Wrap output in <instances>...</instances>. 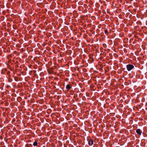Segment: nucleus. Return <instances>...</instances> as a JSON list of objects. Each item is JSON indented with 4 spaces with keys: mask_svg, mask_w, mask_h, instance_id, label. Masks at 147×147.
Here are the masks:
<instances>
[{
    "mask_svg": "<svg viewBox=\"0 0 147 147\" xmlns=\"http://www.w3.org/2000/svg\"><path fill=\"white\" fill-rule=\"evenodd\" d=\"M126 67L127 70L129 71L134 68V66L131 64H129L127 65Z\"/></svg>",
    "mask_w": 147,
    "mask_h": 147,
    "instance_id": "nucleus-1",
    "label": "nucleus"
},
{
    "mask_svg": "<svg viewBox=\"0 0 147 147\" xmlns=\"http://www.w3.org/2000/svg\"><path fill=\"white\" fill-rule=\"evenodd\" d=\"M38 144V143L37 142H35L33 143V146H36Z\"/></svg>",
    "mask_w": 147,
    "mask_h": 147,
    "instance_id": "nucleus-6",
    "label": "nucleus"
},
{
    "mask_svg": "<svg viewBox=\"0 0 147 147\" xmlns=\"http://www.w3.org/2000/svg\"><path fill=\"white\" fill-rule=\"evenodd\" d=\"M136 133L139 135H141L142 134V131L139 129H138L136 130Z\"/></svg>",
    "mask_w": 147,
    "mask_h": 147,
    "instance_id": "nucleus-2",
    "label": "nucleus"
},
{
    "mask_svg": "<svg viewBox=\"0 0 147 147\" xmlns=\"http://www.w3.org/2000/svg\"><path fill=\"white\" fill-rule=\"evenodd\" d=\"M146 11L147 12V10H146Z\"/></svg>",
    "mask_w": 147,
    "mask_h": 147,
    "instance_id": "nucleus-16",
    "label": "nucleus"
},
{
    "mask_svg": "<svg viewBox=\"0 0 147 147\" xmlns=\"http://www.w3.org/2000/svg\"><path fill=\"white\" fill-rule=\"evenodd\" d=\"M98 12H99V13H101V11L100 10H99L98 11Z\"/></svg>",
    "mask_w": 147,
    "mask_h": 147,
    "instance_id": "nucleus-12",
    "label": "nucleus"
},
{
    "mask_svg": "<svg viewBox=\"0 0 147 147\" xmlns=\"http://www.w3.org/2000/svg\"><path fill=\"white\" fill-rule=\"evenodd\" d=\"M107 31L106 30H105V33H107Z\"/></svg>",
    "mask_w": 147,
    "mask_h": 147,
    "instance_id": "nucleus-11",
    "label": "nucleus"
},
{
    "mask_svg": "<svg viewBox=\"0 0 147 147\" xmlns=\"http://www.w3.org/2000/svg\"><path fill=\"white\" fill-rule=\"evenodd\" d=\"M56 12H57V11H56V10H55L54 11V13H56Z\"/></svg>",
    "mask_w": 147,
    "mask_h": 147,
    "instance_id": "nucleus-13",
    "label": "nucleus"
},
{
    "mask_svg": "<svg viewBox=\"0 0 147 147\" xmlns=\"http://www.w3.org/2000/svg\"><path fill=\"white\" fill-rule=\"evenodd\" d=\"M93 143V141L92 140L90 139L89 141L88 144L90 146H91Z\"/></svg>",
    "mask_w": 147,
    "mask_h": 147,
    "instance_id": "nucleus-4",
    "label": "nucleus"
},
{
    "mask_svg": "<svg viewBox=\"0 0 147 147\" xmlns=\"http://www.w3.org/2000/svg\"><path fill=\"white\" fill-rule=\"evenodd\" d=\"M116 12L117 13V11H116Z\"/></svg>",
    "mask_w": 147,
    "mask_h": 147,
    "instance_id": "nucleus-17",
    "label": "nucleus"
},
{
    "mask_svg": "<svg viewBox=\"0 0 147 147\" xmlns=\"http://www.w3.org/2000/svg\"><path fill=\"white\" fill-rule=\"evenodd\" d=\"M4 11H3V13H4Z\"/></svg>",
    "mask_w": 147,
    "mask_h": 147,
    "instance_id": "nucleus-14",
    "label": "nucleus"
},
{
    "mask_svg": "<svg viewBox=\"0 0 147 147\" xmlns=\"http://www.w3.org/2000/svg\"><path fill=\"white\" fill-rule=\"evenodd\" d=\"M107 13H109V11L107 9Z\"/></svg>",
    "mask_w": 147,
    "mask_h": 147,
    "instance_id": "nucleus-10",
    "label": "nucleus"
},
{
    "mask_svg": "<svg viewBox=\"0 0 147 147\" xmlns=\"http://www.w3.org/2000/svg\"><path fill=\"white\" fill-rule=\"evenodd\" d=\"M31 144H30L29 146L28 144L26 145V147H31Z\"/></svg>",
    "mask_w": 147,
    "mask_h": 147,
    "instance_id": "nucleus-7",
    "label": "nucleus"
},
{
    "mask_svg": "<svg viewBox=\"0 0 147 147\" xmlns=\"http://www.w3.org/2000/svg\"><path fill=\"white\" fill-rule=\"evenodd\" d=\"M79 11L81 13H85L87 12V10H79Z\"/></svg>",
    "mask_w": 147,
    "mask_h": 147,
    "instance_id": "nucleus-5",
    "label": "nucleus"
},
{
    "mask_svg": "<svg viewBox=\"0 0 147 147\" xmlns=\"http://www.w3.org/2000/svg\"><path fill=\"white\" fill-rule=\"evenodd\" d=\"M53 13V12H52V11H49L48 12V13H49V14H52V13Z\"/></svg>",
    "mask_w": 147,
    "mask_h": 147,
    "instance_id": "nucleus-8",
    "label": "nucleus"
},
{
    "mask_svg": "<svg viewBox=\"0 0 147 147\" xmlns=\"http://www.w3.org/2000/svg\"><path fill=\"white\" fill-rule=\"evenodd\" d=\"M102 12L103 13H105V10H102Z\"/></svg>",
    "mask_w": 147,
    "mask_h": 147,
    "instance_id": "nucleus-9",
    "label": "nucleus"
},
{
    "mask_svg": "<svg viewBox=\"0 0 147 147\" xmlns=\"http://www.w3.org/2000/svg\"><path fill=\"white\" fill-rule=\"evenodd\" d=\"M72 85L70 84H68L67 85L66 88L68 90L70 89L72 87Z\"/></svg>",
    "mask_w": 147,
    "mask_h": 147,
    "instance_id": "nucleus-3",
    "label": "nucleus"
},
{
    "mask_svg": "<svg viewBox=\"0 0 147 147\" xmlns=\"http://www.w3.org/2000/svg\"><path fill=\"white\" fill-rule=\"evenodd\" d=\"M1 84H3V83H1Z\"/></svg>",
    "mask_w": 147,
    "mask_h": 147,
    "instance_id": "nucleus-15",
    "label": "nucleus"
}]
</instances>
